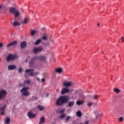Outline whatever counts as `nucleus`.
Wrapping results in <instances>:
<instances>
[{
    "mask_svg": "<svg viewBox=\"0 0 124 124\" xmlns=\"http://www.w3.org/2000/svg\"><path fill=\"white\" fill-rule=\"evenodd\" d=\"M69 101V96L65 95L60 96L57 100L56 105L57 106H62L64 103H67Z\"/></svg>",
    "mask_w": 124,
    "mask_h": 124,
    "instance_id": "nucleus-1",
    "label": "nucleus"
},
{
    "mask_svg": "<svg viewBox=\"0 0 124 124\" xmlns=\"http://www.w3.org/2000/svg\"><path fill=\"white\" fill-rule=\"evenodd\" d=\"M29 90H30V87H23V89L20 90V92L23 96H28L30 95V93L28 92Z\"/></svg>",
    "mask_w": 124,
    "mask_h": 124,
    "instance_id": "nucleus-2",
    "label": "nucleus"
},
{
    "mask_svg": "<svg viewBox=\"0 0 124 124\" xmlns=\"http://www.w3.org/2000/svg\"><path fill=\"white\" fill-rule=\"evenodd\" d=\"M33 71H34V69H26L25 70V73L28 74V73H29V72H31L30 74V76H32V77H34L36 76V75H38V74H39L38 72H33Z\"/></svg>",
    "mask_w": 124,
    "mask_h": 124,
    "instance_id": "nucleus-3",
    "label": "nucleus"
},
{
    "mask_svg": "<svg viewBox=\"0 0 124 124\" xmlns=\"http://www.w3.org/2000/svg\"><path fill=\"white\" fill-rule=\"evenodd\" d=\"M43 51V47L40 46L38 47H34L32 50V52L36 55L38 53H41Z\"/></svg>",
    "mask_w": 124,
    "mask_h": 124,
    "instance_id": "nucleus-4",
    "label": "nucleus"
},
{
    "mask_svg": "<svg viewBox=\"0 0 124 124\" xmlns=\"http://www.w3.org/2000/svg\"><path fill=\"white\" fill-rule=\"evenodd\" d=\"M39 59V57L38 56H35L31 58V60L29 62V64L30 67H33V65L34 64V62L36 61V60H38Z\"/></svg>",
    "mask_w": 124,
    "mask_h": 124,
    "instance_id": "nucleus-5",
    "label": "nucleus"
},
{
    "mask_svg": "<svg viewBox=\"0 0 124 124\" xmlns=\"http://www.w3.org/2000/svg\"><path fill=\"white\" fill-rule=\"evenodd\" d=\"M17 46V41H14L10 43V44H8L7 46V49H9V48H16Z\"/></svg>",
    "mask_w": 124,
    "mask_h": 124,
    "instance_id": "nucleus-6",
    "label": "nucleus"
},
{
    "mask_svg": "<svg viewBox=\"0 0 124 124\" xmlns=\"http://www.w3.org/2000/svg\"><path fill=\"white\" fill-rule=\"evenodd\" d=\"M6 96V91L1 90L0 91V100L1 99H3Z\"/></svg>",
    "mask_w": 124,
    "mask_h": 124,
    "instance_id": "nucleus-7",
    "label": "nucleus"
},
{
    "mask_svg": "<svg viewBox=\"0 0 124 124\" xmlns=\"http://www.w3.org/2000/svg\"><path fill=\"white\" fill-rule=\"evenodd\" d=\"M69 93V89L67 87L62 88L61 92L62 94H65V93Z\"/></svg>",
    "mask_w": 124,
    "mask_h": 124,
    "instance_id": "nucleus-8",
    "label": "nucleus"
},
{
    "mask_svg": "<svg viewBox=\"0 0 124 124\" xmlns=\"http://www.w3.org/2000/svg\"><path fill=\"white\" fill-rule=\"evenodd\" d=\"M72 85H73V82L71 81H69L68 82L66 81H64L63 83V86H64V87H66V88H67V87H71Z\"/></svg>",
    "mask_w": 124,
    "mask_h": 124,
    "instance_id": "nucleus-9",
    "label": "nucleus"
},
{
    "mask_svg": "<svg viewBox=\"0 0 124 124\" xmlns=\"http://www.w3.org/2000/svg\"><path fill=\"white\" fill-rule=\"evenodd\" d=\"M16 58H17V56L16 55H10L7 57V60L8 62H9V61H12L15 59H16Z\"/></svg>",
    "mask_w": 124,
    "mask_h": 124,
    "instance_id": "nucleus-10",
    "label": "nucleus"
},
{
    "mask_svg": "<svg viewBox=\"0 0 124 124\" xmlns=\"http://www.w3.org/2000/svg\"><path fill=\"white\" fill-rule=\"evenodd\" d=\"M28 117L30 119H33L36 117V114H33L31 112L29 111L28 113Z\"/></svg>",
    "mask_w": 124,
    "mask_h": 124,
    "instance_id": "nucleus-11",
    "label": "nucleus"
},
{
    "mask_svg": "<svg viewBox=\"0 0 124 124\" xmlns=\"http://www.w3.org/2000/svg\"><path fill=\"white\" fill-rule=\"evenodd\" d=\"M20 47L21 49H25L27 47V42L23 41L20 44Z\"/></svg>",
    "mask_w": 124,
    "mask_h": 124,
    "instance_id": "nucleus-12",
    "label": "nucleus"
},
{
    "mask_svg": "<svg viewBox=\"0 0 124 124\" xmlns=\"http://www.w3.org/2000/svg\"><path fill=\"white\" fill-rule=\"evenodd\" d=\"M8 68L9 70H13L14 69H16V68H17V66L15 65H9Z\"/></svg>",
    "mask_w": 124,
    "mask_h": 124,
    "instance_id": "nucleus-13",
    "label": "nucleus"
},
{
    "mask_svg": "<svg viewBox=\"0 0 124 124\" xmlns=\"http://www.w3.org/2000/svg\"><path fill=\"white\" fill-rule=\"evenodd\" d=\"M5 107H6V105H4L3 107L2 108H0V110L1 111V115H4V112L5 110Z\"/></svg>",
    "mask_w": 124,
    "mask_h": 124,
    "instance_id": "nucleus-14",
    "label": "nucleus"
},
{
    "mask_svg": "<svg viewBox=\"0 0 124 124\" xmlns=\"http://www.w3.org/2000/svg\"><path fill=\"white\" fill-rule=\"evenodd\" d=\"M17 10H16V8L11 7L10 8V13L14 14Z\"/></svg>",
    "mask_w": 124,
    "mask_h": 124,
    "instance_id": "nucleus-15",
    "label": "nucleus"
},
{
    "mask_svg": "<svg viewBox=\"0 0 124 124\" xmlns=\"http://www.w3.org/2000/svg\"><path fill=\"white\" fill-rule=\"evenodd\" d=\"M45 122V117H42L40 118L39 124H43Z\"/></svg>",
    "mask_w": 124,
    "mask_h": 124,
    "instance_id": "nucleus-16",
    "label": "nucleus"
},
{
    "mask_svg": "<svg viewBox=\"0 0 124 124\" xmlns=\"http://www.w3.org/2000/svg\"><path fill=\"white\" fill-rule=\"evenodd\" d=\"M56 73H62V68H59L55 70Z\"/></svg>",
    "mask_w": 124,
    "mask_h": 124,
    "instance_id": "nucleus-17",
    "label": "nucleus"
},
{
    "mask_svg": "<svg viewBox=\"0 0 124 124\" xmlns=\"http://www.w3.org/2000/svg\"><path fill=\"white\" fill-rule=\"evenodd\" d=\"M74 103H75L74 101H70L68 103V106L69 107H72L74 105Z\"/></svg>",
    "mask_w": 124,
    "mask_h": 124,
    "instance_id": "nucleus-18",
    "label": "nucleus"
},
{
    "mask_svg": "<svg viewBox=\"0 0 124 124\" xmlns=\"http://www.w3.org/2000/svg\"><path fill=\"white\" fill-rule=\"evenodd\" d=\"M85 102L84 101H77L76 104L77 105H82V104H84Z\"/></svg>",
    "mask_w": 124,
    "mask_h": 124,
    "instance_id": "nucleus-19",
    "label": "nucleus"
},
{
    "mask_svg": "<svg viewBox=\"0 0 124 124\" xmlns=\"http://www.w3.org/2000/svg\"><path fill=\"white\" fill-rule=\"evenodd\" d=\"M14 14L15 18H17L18 16H20V12L17 10Z\"/></svg>",
    "mask_w": 124,
    "mask_h": 124,
    "instance_id": "nucleus-20",
    "label": "nucleus"
},
{
    "mask_svg": "<svg viewBox=\"0 0 124 124\" xmlns=\"http://www.w3.org/2000/svg\"><path fill=\"white\" fill-rule=\"evenodd\" d=\"M41 43V39H39L36 41L34 43V45H39Z\"/></svg>",
    "mask_w": 124,
    "mask_h": 124,
    "instance_id": "nucleus-21",
    "label": "nucleus"
},
{
    "mask_svg": "<svg viewBox=\"0 0 124 124\" xmlns=\"http://www.w3.org/2000/svg\"><path fill=\"white\" fill-rule=\"evenodd\" d=\"M5 123L6 124H9L10 123V118L7 117L5 120Z\"/></svg>",
    "mask_w": 124,
    "mask_h": 124,
    "instance_id": "nucleus-22",
    "label": "nucleus"
},
{
    "mask_svg": "<svg viewBox=\"0 0 124 124\" xmlns=\"http://www.w3.org/2000/svg\"><path fill=\"white\" fill-rule=\"evenodd\" d=\"M39 58L40 61H45V60H46V57L44 56H39Z\"/></svg>",
    "mask_w": 124,
    "mask_h": 124,
    "instance_id": "nucleus-23",
    "label": "nucleus"
},
{
    "mask_svg": "<svg viewBox=\"0 0 124 124\" xmlns=\"http://www.w3.org/2000/svg\"><path fill=\"white\" fill-rule=\"evenodd\" d=\"M14 27H17V26H20V23L18 21H15L13 23Z\"/></svg>",
    "mask_w": 124,
    "mask_h": 124,
    "instance_id": "nucleus-24",
    "label": "nucleus"
},
{
    "mask_svg": "<svg viewBox=\"0 0 124 124\" xmlns=\"http://www.w3.org/2000/svg\"><path fill=\"white\" fill-rule=\"evenodd\" d=\"M39 110H40V111H43L44 109V107L39 105L37 106Z\"/></svg>",
    "mask_w": 124,
    "mask_h": 124,
    "instance_id": "nucleus-25",
    "label": "nucleus"
},
{
    "mask_svg": "<svg viewBox=\"0 0 124 124\" xmlns=\"http://www.w3.org/2000/svg\"><path fill=\"white\" fill-rule=\"evenodd\" d=\"M77 117H81L82 116V112L80 111H78L76 113Z\"/></svg>",
    "mask_w": 124,
    "mask_h": 124,
    "instance_id": "nucleus-26",
    "label": "nucleus"
},
{
    "mask_svg": "<svg viewBox=\"0 0 124 124\" xmlns=\"http://www.w3.org/2000/svg\"><path fill=\"white\" fill-rule=\"evenodd\" d=\"M113 91L115 92V93H119L120 92H121L120 89L118 88H114Z\"/></svg>",
    "mask_w": 124,
    "mask_h": 124,
    "instance_id": "nucleus-27",
    "label": "nucleus"
},
{
    "mask_svg": "<svg viewBox=\"0 0 124 124\" xmlns=\"http://www.w3.org/2000/svg\"><path fill=\"white\" fill-rule=\"evenodd\" d=\"M24 83L27 85H30L31 84V79H27L24 81Z\"/></svg>",
    "mask_w": 124,
    "mask_h": 124,
    "instance_id": "nucleus-28",
    "label": "nucleus"
},
{
    "mask_svg": "<svg viewBox=\"0 0 124 124\" xmlns=\"http://www.w3.org/2000/svg\"><path fill=\"white\" fill-rule=\"evenodd\" d=\"M36 33V31L32 30L31 31V35H32V36H33V35H34V34H35Z\"/></svg>",
    "mask_w": 124,
    "mask_h": 124,
    "instance_id": "nucleus-29",
    "label": "nucleus"
},
{
    "mask_svg": "<svg viewBox=\"0 0 124 124\" xmlns=\"http://www.w3.org/2000/svg\"><path fill=\"white\" fill-rule=\"evenodd\" d=\"M99 98V95L97 94H95L93 96V99H95V100H97V99H98Z\"/></svg>",
    "mask_w": 124,
    "mask_h": 124,
    "instance_id": "nucleus-30",
    "label": "nucleus"
},
{
    "mask_svg": "<svg viewBox=\"0 0 124 124\" xmlns=\"http://www.w3.org/2000/svg\"><path fill=\"white\" fill-rule=\"evenodd\" d=\"M65 114H62V115H60V119H64L65 118Z\"/></svg>",
    "mask_w": 124,
    "mask_h": 124,
    "instance_id": "nucleus-31",
    "label": "nucleus"
},
{
    "mask_svg": "<svg viewBox=\"0 0 124 124\" xmlns=\"http://www.w3.org/2000/svg\"><path fill=\"white\" fill-rule=\"evenodd\" d=\"M27 23H28V18H25L23 21V24H27Z\"/></svg>",
    "mask_w": 124,
    "mask_h": 124,
    "instance_id": "nucleus-32",
    "label": "nucleus"
},
{
    "mask_svg": "<svg viewBox=\"0 0 124 124\" xmlns=\"http://www.w3.org/2000/svg\"><path fill=\"white\" fill-rule=\"evenodd\" d=\"M64 111H65V109L63 108L61 110L59 111V113H60V114H63V113H64Z\"/></svg>",
    "mask_w": 124,
    "mask_h": 124,
    "instance_id": "nucleus-33",
    "label": "nucleus"
},
{
    "mask_svg": "<svg viewBox=\"0 0 124 124\" xmlns=\"http://www.w3.org/2000/svg\"><path fill=\"white\" fill-rule=\"evenodd\" d=\"M42 39H43V40H47V36L46 35H44L43 36Z\"/></svg>",
    "mask_w": 124,
    "mask_h": 124,
    "instance_id": "nucleus-34",
    "label": "nucleus"
},
{
    "mask_svg": "<svg viewBox=\"0 0 124 124\" xmlns=\"http://www.w3.org/2000/svg\"><path fill=\"white\" fill-rule=\"evenodd\" d=\"M70 118H71V117L69 116H67L66 118V121L67 122H68V121H69V119H70Z\"/></svg>",
    "mask_w": 124,
    "mask_h": 124,
    "instance_id": "nucleus-35",
    "label": "nucleus"
},
{
    "mask_svg": "<svg viewBox=\"0 0 124 124\" xmlns=\"http://www.w3.org/2000/svg\"><path fill=\"white\" fill-rule=\"evenodd\" d=\"M123 121H124V118L123 117H120L119 118V122H121L122 123V122H123Z\"/></svg>",
    "mask_w": 124,
    "mask_h": 124,
    "instance_id": "nucleus-36",
    "label": "nucleus"
},
{
    "mask_svg": "<svg viewBox=\"0 0 124 124\" xmlns=\"http://www.w3.org/2000/svg\"><path fill=\"white\" fill-rule=\"evenodd\" d=\"M22 71H23V69H22V68H19L18 69V72L19 73H21V72H22Z\"/></svg>",
    "mask_w": 124,
    "mask_h": 124,
    "instance_id": "nucleus-37",
    "label": "nucleus"
},
{
    "mask_svg": "<svg viewBox=\"0 0 124 124\" xmlns=\"http://www.w3.org/2000/svg\"><path fill=\"white\" fill-rule=\"evenodd\" d=\"M92 105H93V103H89L88 104V106H89V107H90V106H92Z\"/></svg>",
    "mask_w": 124,
    "mask_h": 124,
    "instance_id": "nucleus-38",
    "label": "nucleus"
},
{
    "mask_svg": "<svg viewBox=\"0 0 124 124\" xmlns=\"http://www.w3.org/2000/svg\"><path fill=\"white\" fill-rule=\"evenodd\" d=\"M3 46V44L0 43V48H1Z\"/></svg>",
    "mask_w": 124,
    "mask_h": 124,
    "instance_id": "nucleus-39",
    "label": "nucleus"
},
{
    "mask_svg": "<svg viewBox=\"0 0 124 124\" xmlns=\"http://www.w3.org/2000/svg\"><path fill=\"white\" fill-rule=\"evenodd\" d=\"M42 83H44V82H45V78H43L41 80Z\"/></svg>",
    "mask_w": 124,
    "mask_h": 124,
    "instance_id": "nucleus-40",
    "label": "nucleus"
},
{
    "mask_svg": "<svg viewBox=\"0 0 124 124\" xmlns=\"http://www.w3.org/2000/svg\"><path fill=\"white\" fill-rule=\"evenodd\" d=\"M121 40H122V41L123 42H124V37H121Z\"/></svg>",
    "mask_w": 124,
    "mask_h": 124,
    "instance_id": "nucleus-41",
    "label": "nucleus"
},
{
    "mask_svg": "<svg viewBox=\"0 0 124 124\" xmlns=\"http://www.w3.org/2000/svg\"><path fill=\"white\" fill-rule=\"evenodd\" d=\"M46 97H48L49 96V93H47L46 95Z\"/></svg>",
    "mask_w": 124,
    "mask_h": 124,
    "instance_id": "nucleus-42",
    "label": "nucleus"
},
{
    "mask_svg": "<svg viewBox=\"0 0 124 124\" xmlns=\"http://www.w3.org/2000/svg\"><path fill=\"white\" fill-rule=\"evenodd\" d=\"M85 124H89V121H86V122H85Z\"/></svg>",
    "mask_w": 124,
    "mask_h": 124,
    "instance_id": "nucleus-43",
    "label": "nucleus"
},
{
    "mask_svg": "<svg viewBox=\"0 0 124 124\" xmlns=\"http://www.w3.org/2000/svg\"><path fill=\"white\" fill-rule=\"evenodd\" d=\"M2 7V5H0V9H1Z\"/></svg>",
    "mask_w": 124,
    "mask_h": 124,
    "instance_id": "nucleus-44",
    "label": "nucleus"
},
{
    "mask_svg": "<svg viewBox=\"0 0 124 124\" xmlns=\"http://www.w3.org/2000/svg\"><path fill=\"white\" fill-rule=\"evenodd\" d=\"M99 116V115H97L96 116V119H97V118H98V116Z\"/></svg>",
    "mask_w": 124,
    "mask_h": 124,
    "instance_id": "nucleus-45",
    "label": "nucleus"
},
{
    "mask_svg": "<svg viewBox=\"0 0 124 124\" xmlns=\"http://www.w3.org/2000/svg\"><path fill=\"white\" fill-rule=\"evenodd\" d=\"M37 79L38 80V81H40V79H39V78H37Z\"/></svg>",
    "mask_w": 124,
    "mask_h": 124,
    "instance_id": "nucleus-46",
    "label": "nucleus"
},
{
    "mask_svg": "<svg viewBox=\"0 0 124 124\" xmlns=\"http://www.w3.org/2000/svg\"><path fill=\"white\" fill-rule=\"evenodd\" d=\"M26 62H28V59H26V60L25 61Z\"/></svg>",
    "mask_w": 124,
    "mask_h": 124,
    "instance_id": "nucleus-47",
    "label": "nucleus"
},
{
    "mask_svg": "<svg viewBox=\"0 0 124 124\" xmlns=\"http://www.w3.org/2000/svg\"><path fill=\"white\" fill-rule=\"evenodd\" d=\"M100 26V24L98 23V26L99 27Z\"/></svg>",
    "mask_w": 124,
    "mask_h": 124,
    "instance_id": "nucleus-48",
    "label": "nucleus"
},
{
    "mask_svg": "<svg viewBox=\"0 0 124 124\" xmlns=\"http://www.w3.org/2000/svg\"><path fill=\"white\" fill-rule=\"evenodd\" d=\"M28 58H31V57L29 56V57L27 58V59H28Z\"/></svg>",
    "mask_w": 124,
    "mask_h": 124,
    "instance_id": "nucleus-49",
    "label": "nucleus"
},
{
    "mask_svg": "<svg viewBox=\"0 0 124 124\" xmlns=\"http://www.w3.org/2000/svg\"><path fill=\"white\" fill-rule=\"evenodd\" d=\"M97 112H98V111H97Z\"/></svg>",
    "mask_w": 124,
    "mask_h": 124,
    "instance_id": "nucleus-50",
    "label": "nucleus"
}]
</instances>
